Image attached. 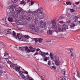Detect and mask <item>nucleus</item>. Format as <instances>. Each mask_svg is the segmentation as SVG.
<instances>
[{"mask_svg":"<svg viewBox=\"0 0 80 80\" xmlns=\"http://www.w3.org/2000/svg\"><path fill=\"white\" fill-rule=\"evenodd\" d=\"M38 54H40L41 55L42 57H44L45 58V56H48L49 55V54H48V52H43L41 51V50H40L39 48H38L36 49V52L35 53L34 55V56H35V55H38Z\"/></svg>","mask_w":80,"mask_h":80,"instance_id":"nucleus-1","label":"nucleus"},{"mask_svg":"<svg viewBox=\"0 0 80 80\" xmlns=\"http://www.w3.org/2000/svg\"><path fill=\"white\" fill-rule=\"evenodd\" d=\"M43 9L42 7H40V9H39V12L37 14V17L39 19H43L45 17V15L43 13Z\"/></svg>","mask_w":80,"mask_h":80,"instance_id":"nucleus-2","label":"nucleus"},{"mask_svg":"<svg viewBox=\"0 0 80 80\" xmlns=\"http://www.w3.org/2000/svg\"><path fill=\"white\" fill-rule=\"evenodd\" d=\"M51 60H54L55 64L57 66H59L60 64V62L58 61V57L56 55H54L53 56H50Z\"/></svg>","mask_w":80,"mask_h":80,"instance_id":"nucleus-3","label":"nucleus"},{"mask_svg":"<svg viewBox=\"0 0 80 80\" xmlns=\"http://www.w3.org/2000/svg\"><path fill=\"white\" fill-rule=\"evenodd\" d=\"M7 14L8 15H11V16H12V18H14L15 19L17 18H18V15L14 13L10 12V10L7 11Z\"/></svg>","mask_w":80,"mask_h":80,"instance_id":"nucleus-4","label":"nucleus"},{"mask_svg":"<svg viewBox=\"0 0 80 80\" xmlns=\"http://www.w3.org/2000/svg\"><path fill=\"white\" fill-rule=\"evenodd\" d=\"M58 30L60 32H62V30H63V29H64V30H66L67 29H68V27L65 24H64L63 25L62 27H60V26H58Z\"/></svg>","mask_w":80,"mask_h":80,"instance_id":"nucleus-5","label":"nucleus"},{"mask_svg":"<svg viewBox=\"0 0 80 80\" xmlns=\"http://www.w3.org/2000/svg\"><path fill=\"white\" fill-rule=\"evenodd\" d=\"M6 60L7 63L10 65V67H12V68L15 67L16 65H17L16 64H11L12 62L8 59H6Z\"/></svg>","mask_w":80,"mask_h":80,"instance_id":"nucleus-6","label":"nucleus"},{"mask_svg":"<svg viewBox=\"0 0 80 80\" xmlns=\"http://www.w3.org/2000/svg\"><path fill=\"white\" fill-rule=\"evenodd\" d=\"M17 37L18 38V39L19 40H22V41H25V38H23V37L22 35H20V34L19 33H17Z\"/></svg>","mask_w":80,"mask_h":80,"instance_id":"nucleus-7","label":"nucleus"},{"mask_svg":"<svg viewBox=\"0 0 80 80\" xmlns=\"http://www.w3.org/2000/svg\"><path fill=\"white\" fill-rule=\"evenodd\" d=\"M40 27L41 28H43L46 26V23L44 22H43L42 20L40 21Z\"/></svg>","mask_w":80,"mask_h":80,"instance_id":"nucleus-8","label":"nucleus"},{"mask_svg":"<svg viewBox=\"0 0 80 80\" xmlns=\"http://www.w3.org/2000/svg\"><path fill=\"white\" fill-rule=\"evenodd\" d=\"M14 70H15L16 71L18 72L20 70H22V67H21L20 66L17 64L16 66H15V68H14Z\"/></svg>","mask_w":80,"mask_h":80,"instance_id":"nucleus-9","label":"nucleus"},{"mask_svg":"<svg viewBox=\"0 0 80 80\" xmlns=\"http://www.w3.org/2000/svg\"><path fill=\"white\" fill-rule=\"evenodd\" d=\"M31 51L32 52H34L35 51V48H33L32 46H30L29 50H28L27 52L29 53V52H30Z\"/></svg>","mask_w":80,"mask_h":80,"instance_id":"nucleus-10","label":"nucleus"},{"mask_svg":"<svg viewBox=\"0 0 80 80\" xmlns=\"http://www.w3.org/2000/svg\"><path fill=\"white\" fill-rule=\"evenodd\" d=\"M19 50H27V52L28 50H29L28 48L27 47H19Z\"/></svg>","mask_w":80,"mask_h":80,"instance_id":"nucleus-11","label":"nucleus"},{"mask_svg":"<svg viewBox=\"0 0 80 80\" xmlns=\"http://www.w3.org/2000/svg\"><path fill=\"white\" fill-rule=\"evenodd\" d=\"M39 9H40V7L37 9V10L32 12V15H34L35 17V15H37V14L39 12Z\"/></svg>","mask_w":80,"mask_h":80,"instance_id":"nucleus-12","label":"nucleus"},{"mask_svg":"<svg viewBox=\"0 0 80 80\" xmlns=\"http://www.w3.org/2000/svg\"><path fill=\"white\" fill-rule=\"evenodd\" d=\"M5 32L7 34H12V30L11 29H6L5 30Z\"/></svg>","mask_w":80,"mask_h":80,"instance_id":"nucleus-13","label":"nucleus"},{"mask_svg":"<svg viewBox=\"0 0 80 80\" xmlns=\"http://www.w3.org/2000/svg\"><path fill=\"white\" fill-rule=\"evenodd\" d=\"M58 26L57 24L55 25H53L52 26V28L53 29V30H57L58 28Z\"/></svg>","mask_w":80,"mask_h":80,"instance_id":"nucleus-14","label":"nucleus"},{"mask_svg":"<svg viewBox=\"0 0 80 80\" xmlns=\"http://www.w3.org/2000/svg\"><path fill=\"white\" fill-rule=\"evenodd\" d=\"M16 7L15 6V5H12L10 7V10L11 11V12H13V10L14 9H15Z\"/></svg>","mask_w":80,"mask_h":80,"instance_id":"nucleus-15","label":"nucleus"},{"mask_svg":"<svg viewBox=\"0 0 80 80\" xmlns=\"http://www.w3.org/2000/svg\"><path fill=\"white\" fill-rule=\"evenodd\" d=\"M33 32H37V33H38L40 32V31H39V29L38 27H35L34 28V30H33Z\"/></svg>","mask_w":80,"mask_h":80,"instance_id":"nucleus-16","label":"nucleus"},{"mask_svg":"<svg viewBox=\"0 0 80 80\" xmlns=\"http://www.w3.org/2000/svg\"><path fill=\"white\" fill-rule=\"evenodd\" d=\"M17 24L18 25H23V21L21 20H18L17 22Z\"/></svg>","mask_w":80,"mask_h":80,"instance_id":"nucleus-17","label":"nucleus"},{"mask_svg":"<svg viewBox=\"0 0 80 80\" xmlns=\"http://www.w3.org/2000/svg\"><path fill=\"white\" fill-rule=\"evenodd\" d=\"M11 34L14 37H15L16 38H17V37L16 36V33L15 32V31H12V32H11Z\"/></svg>","mask_w":80,"mask_h":80,"instance_id":"nucleus-18","label":"nucleus"},{"mask_svg":"<svg viewBox=\"0 0 80 80\" xmlns=\"http://www.w3.org/2000/svg\"><path fill=\"white\" fill-rule=\"evenodd\" d=\"M76 22H73V23H72L71 24V27H74L76 25H77V24L75 23Z\"/></svg>","mask_w":80,"mask_h":80,"instance_id":"nucleus-19","label":"nucleus"},{"mask_svg":"<svg viewBox=\"0 0 80 80\" xmlns=\"http://www.w3.org/2000/svg\"><path fill=\"white\" fill-rule=\"evenodd\" d=\"M35 24H31L30 25V28L32 29H34L35 28Z\"/></svg>","mask_w":80,"mask_h":80,"instance_id":"nucleus-20","label":"nucleus"},{"mask_svg":"<svg viewBox=\"0 0 80 80\" xmlns=\"http://www.w3.org/2000/svg\"><path fill=\"white\" fill-rule=\"evenodd\" d=\"M31 19H32V16H31L29 15L27 17V20L30 21V20H31Z\"/></svg>","mask_w":80,"mask_h":80,"instance_id":"nucleus-21","label":"nucleus"},{"mask_svg":"<svg viewBox=\"0 0 80 80\" xmlns=\"http://www.w3.org/2000/svg\"><path fill=\"white\" fill-rule=\"evenodd\" d=\"M8 20L9 22H13V18H12V17L8 18Z\"/></svg>","mask_w":80,"mask_h":80,"instance_id":"nucleus-22","label":"nucleus"},{"mask_svg":"<svg viewBox=\"0 0 80 80\" xmlns=\"http://www.w3.org/2000/svg\"><path fill=\"white\" fill-rule=\"evenodd\" d=\"M51 24L53 25H57V24H56V22L54 20H52L51 21Z\"/></svg>","mask_w":80,"mask_h":80,"instance_id":"nucleus-23","label":"nucleus"},{"mask_svg":"<svg viewBox=\"0 0 80 80\" xmlns=\"http://www.w3.org/2000/svg\"><path fill=\"white\" fill-rule=\"evenodd\" d=\"M15 14H16V15H17L18 13H19V11H18V9H16V8H15Z\"/></svg>","mask_w":80,"mask_h":80,"instance_id":"nucleus-24","label":"nucleus"},{"mask_svg":"<svg viewBox=\"0 0 80 80\" xmlns=\"http://www.w3.org/2000/svg\"><path fill=\"white\" fill-rule=\"evenodd\" d=\"M73 48H71L70 49L68 50L67 52L68 53L70 54V53H72V52H73Z\"/></svg>","mask_w":80,"mask_h":80,"instance_id":"nucleus-25","label":"nucleus"},{"mask_svg":"<svg viewBox=\"0 0 80 80\" xmlns=\"http://www.w3.org/2000/svg\"><path fill=\"white\" fill-rule=\"evenodd\" d=\"M49 60V57H46L44 58V61H45V62H47V60Z\"/></svg>","mask_w":80,"mask_h":80,"instance_id":"nucleus-26","label":"nucleus"},{"mask_svg":"<svg viewBox=\"0 0 80 80\" xmlns=\"http://www.w3.org/2000/svg\"><path fill=\"white\" fill-rule=\"evenodd\" d=\"M30 38V36H28V35H25L24 36V37H23V38H24V40H25V38L28 39V38Z\"/></svg>","mask_w":80,"mask_h":80,"instance_id":"nucleus-27","label":"nucleus"},{"mask_svg":"<svg viewBox=\"0 0 80 80\" xmlns=\"http://www.w3.org/2000/svg\"><path fill=\"white\" fill-rule=\"evenodd\" d=\"M4 56L5 57H7L8 58H6V59L7 58H9V55H8V53H7V52H5L4 53Z\"/></svg>","mask_w":80,"mask_h":80,"instance_id":"nucleus-28","label":"nucleus"},{"mask_svg":"<svg viewBox=\"0 0 80 80\" xmlns=\"http://www.w3.org/2000/svg\"><path fill=\"white\" fill-rule=\"evenodd\" d=\"M47 33L48 35H51L52 34V31L51 30H49L47 31Z\"/></svg>","mask_w":80,"mask_h":80,"instance_id":"nucleus-29","label":"nucleus"},{"mask_svg":"<svg viewBox=\"0 0 80 80\" xmlns=\"http://www.w3.org/2000/svg\"><path fill=\"white\" fill-rule=\"evenodd\" d=\"M22 69L21 70H20L18 71L20 74H22V73H24V72L22 71V70H23V69H22Z\"/></svg>","mask_w":80,"mask_h":80,"instance_id":"nucleus-30","label":"nucleus"},{"mask_svg":"<svg viewBox=\"0 0 80 80\" xmlns=\"http://www.w3.org/2000/svg\"><path fill=\"white\" fill-rule=\"evenodd\" d=\"M31 3H30L29 4V7H30V6H31V5H33V3H34V2H33L32 1H31Z\"/></svg>","mask_w":80,"mask_h":80,"instance_id":"nucleus-31","label":"nucleus"},{"mask_svg":"<svg viewBox=\"0 0 80 80\" xmlns=\"http://www.w3.org/2000/svg\"><path fill=\"white\" fill-rule=\"evenodd\" d=\"M66 3L67 5H72V3L70 2H66Z\"/></svg>","mask_w":80,"mask_h":80,"instance_id":"nucleus-32","label":"nucleus"},{"mask_svg":"<svg viewBox=\"0 0 80 80\" xmlns=\"http://www.w3.org/2000/svg\"><path fill=\"white\" fill-rule=\"evenodd\" d=\"M42 40H43V39L42 38H38V41L39 43H41V42H42Z\"/></svg>","mask_w":80,"mask_h":80,"instance_id":"nucleus-33","label":"nucleus"},{"mask_svg":"<svg viewBox=\"0 0 80 80\" xmlns=\"http://www.w3.org/2000/svg\"><path fill=\"white\" fill-rule=\"evenodd\" d=\"M20 4L25 5V4H26V2H25V1L24 0H22V1L21 2Z\"/></svg>","mask_w":80,"mask_h":80,"instance_id":"nucleus-34","label":"nucleus"},{"mask_svg":"<svg viewBox=\"0 0 80 80\" xmlns=\"http://www.w3.org/2000/svg\"><path fill=\"white\" fill-rule=\"evenodd\" d=\"M65 71H66V70L65 69H63V70H62V73L64 74V75L65 74Z\"/></svg>","mask_w":80,"mask_h":80,"instance_id":"nucleus-35","label":"nucleus"},{"mask_svg":"<svg viewBox=\"0 0 80 80\" xmlns=\"http://www.w3.org/2000/svg\"><path fill=\"white\" fill-rule=\"evenodd\" d=\"M18 1V0H11V2L13 3H16V2H17Z\"/></svg>","mask_w":80,"mask_h":80,"instance_id":"nucleus-36","label":"nucleus"},{"mask_svg":"<svg viewBox=\"0 0 80 80\" xmlns=\"http://www.w3.org/2000/svg\"><path fill=\"white\" fill-rule=\"evenodd\" d=\"M48 65L50 66L51 65H52V62L50 61H48Z\"/></svg>","mask_w":80,"mask_h":80,"instance_id":"nucleus-37","label":"nucleus"},{"mask_svg":"<svg viewBox=\"0 0 80 80\" xmlns=\"http://www.w3.org/2000/svg\"><path fill=\"white\" fill-rule=\"evenodd\" d=\"M59 23H63V21H60L59 22V23H58V24H57L58 25V26H60V25L59 24Z\"/></svg>","mask_w":80,"mask_h":80,"instance_id":"nucleus-38","label":"nucleus"},{"mask_svg":"<svg viewBox=\"0 0 80 80\" xmlns=\"http://www.w3.org/2000/svg\"><path fill=\"white\" fill-rule=\"evenodd\" d=\"M73 57H74L73 53H72L71 54V58H72V60H73Z\"/></svg>","mask_w":80,"mask_h":80,"instance_id":"nucleus-39","label":"nucleus"},{"mask_svg":"<svg viewBox=\"0 0 80 80\" xmlns=\"http://www.w3.org/2000/svg\"><path fill=\"white\" fill-rule=\"evenodd\" d=\"M74 18L75 20H78V17L77 16H75L74 17Z\"/></svg>","mask_w":80,"mask_h":80,"instance_id":"nucleus-40","label":"nucleus"},{"mask_svg":"<svg viewBox=\"0 0 80 80\" xmlns=\"http://www.w3.org/2000/svg\"><path fill=\"white\" fill-rule=\"evenodd\" d=\"M50 68H54V69H56V67H55V66H52L51 67L50 66Z\"/></svg>","mask_w":80,"mask_h":80,"instance_id":"nucleus-41","label":"nucleus"},{"mask_svg":"<svg viewBox=\"0 0 80 80\" xmlns=\"http://www.w3.org/2000/svg\"><path fill=\"white\" fill-rule=\"evenodd\" d=\"M23 70L24 71V73H25V74H27L28 75V73L27 71H25L23 69Z\"/></svg>","mask_w":80,"mask_h":80,"instance_id":"nucleus-42","label":"nucleus"},{"mask_svg":"<svg viewBox=\"0 0 80 80\" xmlns=\"http://www.w3.org/2000/svg\"><path fill=\"white\" fill-rule=\"evenodd\" d=\"M80 3V1L78 2H75V4L76 5H78V4H79V3Z\"/></svg>","mask_w":80,"mask_h":80,"instance_id":"nucleus-43","label":"nucleus"},{"mask_svg":"<svg viewBox=\"0 0 80 80\" xmlns=\"http://www.w3.org/2000/svg\"><path fill=\"white\" fill-rule=\"evenodd\" d=\"M76 57L77 58H79L80 57V55H79V54H78L76 55Z\"/></svg>","mask_w":80,"mask_h":80,"instance_id":"nucleus-44","label":"nucleus"},{"mask_svg":"<svg viewBox=\"0 0 80 80\" xmlns=\"http://www.w3.org/2000/svg\"><path fill=\"white\" fill-rule=\"evenodd\" d=\"M60 19H63V18H64V17L62 16H61L60 17Z\"/></svg>","mask_w":80,"mask_h":80,"instance_id":"nucleus-45","label":"nucleus"},{"mask_svg":"<svg viewBox=\"0 0 80 80\" xmlns=\"http://www.w3.org/2000/svg\"><path fill=\"white\" fill-rule=\"evenodd\" d=\"M22 78H25V76H24L23 74L22 75Z\"/></svg>","mask_w":80,"mask_h":80,"instance_id":"nucleus-46","label":"nucleus"},{"mask_svg":"<svg viewBox=\"0 0 80 80\" xmlns=\"http://www.w3.org/2000/svg\"><path fill=\"white\" fill-rule=\"evenodd\" d=\"M41 79H42V80H45V79H44V78H43V76H41Z\"/></svg>","mask_w":80,"mask_h":80,"instance_id":"nucleus-47","label":"nucleus"},{"mask_svg":"<svg viewBox=\"0 0 80 80\" xmlns=\"http://www.w3.org/2000/svg\"><path fill=\"white\" fill-rule=\"evenodd\" d=\"M70 11L71 12H74L75 11V10H74L73 9H70Z\"/></svg>","mask_w":80,"mask_h":80,"instance_id":"nucleus-48","label":"nucleus"},{"mask_svg":"<svg viewBox=\"0 0 80 80\" xmlns=\"http://www.w3.org/2000/svg\"><path fill=\"white\" fill-rule=\"evenodd\" d=\"M36 42H38V38H36L35 39Z\"/></svg>","mask_w":80,"mask_h":80,"instance_id":"nucleus-49","label":"nucleus"},{"mask_svg":"<svg viewBox=\"0 0 80 80\" xmlns=\"http://www.w3.org/2000/svg\"><path fill=\"white\" fill-rule=\"evenodd\" d=\"M77 74H78V75H77V77L78 78H79L80 79V76L78 75V72H77Z\"/></svg>","mask_w":80,"mask_h":80,"instance_id":"nucleus-50","label":"nucleus"},{"mask_svg":"<svg viewBox=\"0 0 80 80\" xmlns=\"http://www.w3.org/2000/svg\"><path fill=\"white\" fill-rule=\"evenodd\" d=\"M19 12L20 13L22 11V9H18Z\"/></svg>","mask_w":80,"mask_h":80,"instance_id":"nucleus-51","label":"nucleus"},{"mask_svg":"<svg viewBox=\"0 0 80 80\" xmlns=\"http://www.w3.org/2000/svg\"><path fill=\"white\" fill-rule=\"evenodd\" d=\"M35 23L37 24V23H38V20H36L35 21Z\"/></svg>","mask_w":80,"mask_h":80,"instance_id":"nucleus-52","label":"nucleus"},{"mask_svg":"<svg viewBox=\"0 0 80 80\" xmlns=\"http://www.w3.org/2000/svg\"><path fill=\"white\" fill-rule=\"evenodd\" d=\"M71 22V20H68V22H67V23H70Z\"/></svg>","mask_w":80,"mask_h":80,"instance_id":"nucleus-53","label":"nucleus"},{"mask_svg":"<svg viewBox=\"0 0 80 80\" xmlns=\"http://www.w3.org/2000/svg\"><path fill=\"white\" fill-rule=\"evenodd\" d=\"M2 73H3V72H0V76H1V75H2Z\"/></svg>","mask_w":80,"mask_h":80,"instance_id":"nucleus-54","label":"nucleus"},{"mask_svg":"<svg viewBox=\"0 0 80 80\" xmlns=\"http://www.w3.org/2000/svg\"><path fill=\"white\" fill-rule=\"evenodd\" d=\"M29 80H33V79L32 78H30L29 79Z\"/></svg>","mask_w":80,"mask_h":80,"instance_id":"nucleus-55","label":"nucleus"},{"mask_svg":"<svg viewBox=\"0 0 80 80\" xmlns=\"http://www.w3.org/2000/svg\"><path fill=\"white\" fill-rule=\"evenodd\" d=\"M61 80H66V79H65V78H63L61 79Z\"/></svg>","mask_w":80,"mask_h":80,"instance_id":"nucleus-56","label":"nucleus"},{"mask_svg":"<svg viewBox=\"0 0 80 80\" xmlns=\"http://www.w3.org/2000/svg\"><path fill=\"white\" fill-rule=\"evenodd\" d=\"M28 13H30V10L29 9V10L28 11Z\"/></svg>","mask_w":80,"mask_h":80,"instance_id":"nucleus-57","label":"nucleus"},{"mask_svg":"<svg viewBox=\"0 0 80 80\" xmlns=\"http://www.w3.org/2000/svg\"><path fill=\"white\" fill-rule=\"evenodd\" d=\"M53 55L52 54V52H51L50 53V56H52Z\"/></svg>","mask_w":80,"mask_h":80,"instance_id":"nucleus-58","label":"nucleus"},{"mask_svg":"<svg viewBox=\"0 0 80 80\" xmlns=\"http://www.w3.org/2000/svg\"><path fill=\"white\" fill-rule=\"evenodd\" d=\"M27 78H30L31 77H30L29 76H28V75H27Z\"/></svg>","mask_w":80,"mask_h":80,"instance_id":"nucleus-59","label":"nucleus"},{"mask_svg":"<svg viewBox=\"0 0 80 80\" xmlns=\"http://www.w3.org/2000/svg\"><path fill=\"white\" fill-rule=\"evenodd\" d=\"M38 75L39 77H40V78H41V77H42V76H41L40 75H39V74H38Z\"/></svg>","mask_w":80,"mask_h":80,"instance_id":"nucleus-60","label":"nucleus"},{"mask_svg":"<svg viewBox=\"0 0 80 80\" xmlns=\"http://www.w3.org/2000/svg\"><path fill=\"white\" fill-rule=\"evenodd\" d=\"M29 78H26V80H29Z\"/></svg>","mask_w":80,"mask_h":80,"instance_id":"nucleus-61","label":"nucleus"},{"mask_svg":"<svg viewBox=\"0 0 80 80\" xmlns=\"http://www.w3.org/2000/svg\"><path fill=\"white\" fill-rule=\"evenodd\" d=\"M52 65H55V63H54L53 62H52Z\"/></svg>","mask_w":80,"mask_h":80,"instance_id":"nucleus-62","label":"nucleus"},{"mask_svg":"<svg viewBox=\"0 0 80 80\" xmlns=\"http://www.w3.org/2000/svg\"><path fill=\"white\" fill-rule=\"evenodd\" d=\"M14 60H17V59L16 58H14Z\"/></svg>","mask_w":80,"mask_h":80,"instance_id":"nucleus-63","label":"nucleus"},{"mask_svg":"<svg viewBox=\"0 0 80 80\" xmlns=\"http://www.w3.org/2000/svg\"><path fill=\"white\" fill-rule=\"evenodd\" d=\"M79 23V25H80V21H78Z\"/></svg>","mask_w":80,"mask_h":80,"instance_id":"nucleus-64","label":"nucleus"}]
</instances>
